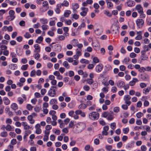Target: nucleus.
Here are the masks:
<instances>
[{"mask_svg":"<svg viewBox=\"0 0 151 151\" xmlns=\"http://www.w3.org/2000/svg\"><path fill=\"white\" fill-rule=\"evenodd\" d=\"M86 127V124L85 123L80 122L75 125L73 129V131L75 133H78L83 131Z\"/></svg>","mask_w":151,"mask_h":151,"instance_id":"f257e3e1","label":"nucleus"},{"mask_svg":"<svg viewBox=\"0 0 151 151\" xmlns=\"http://www.w3.org/2000/svg\"><path fill=\"white\" fill-rule=\"evenodd\" d=\"M99 117V114L96 111H93L89 113V118L92 120H96L98 119Z\"/></svg>","mask_w":151,"mask_h":151,"instance_id":"f03ea898","label":"nucleus"},{"mask_svg":"<svg viewBox=\"0 0 151 151\" xmlns=\"http://www.w3.org/2000/svg\"><path fill=\"white\" fill-rule=\"evenodd\" d=\"M49 9V4L47 1H44L42 3V6L40 8V11L41 12H43L46 11Z\"/></svg>","mask_w":151,"mask_h":151,"instance_id":"7ed1b4c3","label":"nucleus"},{"mask_svg":"<svg viewBox=\"0 0 151 151\" xmlns=\"http://www.w3.org/2000/svg\"><path fill=\"white\" fill-rule=\"evenodd\" d=\"M57 89L56 86H52L48 91V95L52 97L55 96L56 95Z\"/></svg>","mask_w":151,"mask_h":151,"instance_id":"20e7f679","label":"nucleus"},{"mask_svg":"<svg viewBox=\"0 0 151 151\" xmlns=\"http://www.w3.org/2000/svg\"><path fill=\"white\" fill-rule=\"evenodd\" d=\"M119 27L115 25H113L111 28V30L113 34H118L119 32Z\"/></svg>","mask_w":151,"mask_h":151,"instance_id":"39448f33","label":"nucleus"},{"mask_svg":"<svg viewBox=\"0 0 151 151\" xmlns=\"http://www.w3.org/2000/svg\"><path fill=\"white\" fill-rule=\"evenodd\" d=\"M136 23L137 27L139 28H141L142 27L144 24V20L140 19H137Z\"/></svg>","mask_w":151,"mask_h":151,"instance_id":"423d86ee","label":"nucleus"},{"mask_svg":"<svg viewBox=\"0 0 151 151\" xmlns=\"http://www.w3.org/2000/svg\"><path fill=\"white\" fill-rule=\"evenodd\" d=\"M131 98V96L128 95H126L124 97V100L125 101V104L128 106L130 105L131 103L130 101Z\"/></svg>","mask_w":151,"mask_h":151,"instance_id":"0eeeda50","label":"nucleus"},{"mask_svg":"<svg viewBox=\"0 0 151 151\" xmlns=\"http://www.w3.org/2000/svg\"><path fill=\"white\" fill-rule=\"evenodd\" d=\"M49 79L51 81V83L53 86H55L56 85L57 81L55 79V77L53 75H50L48 77Z\"/></svg>","mask_w":151,"mask_h":151,"instance_id":"6e6552de","label":"nucleus"},{"mask_svg":"<svg viewBox=\"0 0 151 151\" xmlns=\"http://www.w3.org/2000/svg\"><path fill=\"white\" fill-rule=\"evenodd\" d=\"M82 12L80 13V15L82 17L85 16L88 12V8L82 7L81 8Z\"/></svg>","mask_w":151,"mask_h":151,"instance_id":"1a4fd4ad","label":"nucleus"},{"mask_svg":"<svg viewBox=\"0 0 151 151\" xmlns=\"http://www.w3.org/2000/svg\"><path fill=\"white\" fill-rule=\"evenodd\" d=\"M35 133L37 134H40L42 132V130L40 129V125L39 124H37L35 126Z\"/></svg>","mask_w":151,"mask_h":151,"instance_id":"9d476101","label":"nucleus"},{"mask_svg":"<svg viewBox=\"0 0 151 151\" xmlns=\"http://www.w3.org/2000/svg\"><path fill=\"white\" fill-rule=\"evenodd\" d=\"M135 9L139 13H141L143 11V7L140 4L137 5L135 6Z\"/></svg>","mask_w":151,"mask_h":151,"instance_id":"9b49d317","label":"nucleus"},{"mask_svg":"<svg viewBox=\"0 0 151 151\" xmlns=\"http://www.w3.org/2000/svg\"><path fill=\"white\" fill-rule=\"evenodd\" d=\"M116 85L118 87L122 88L125 86V83L123 81L120 80L118 81Z\"/></svg>","mask_w":151,"mask_h":151,"instance_id":"f8f14e48","label":"nucleus"},{"mask_svg":"<svg viewBox=\"0 0 151 151\" xmlns=\"http://www.w3.org/2000/svg\"><path fill=\"white\" fill-rule=\"evenodd\" d=\"M109 129V127L108 126H106L104 127L103 130L102 132V134L103 135H107L108 133L107 131Z\"/></svg>","mask_w":151,"mask_h":151,"instance_id":"ddd939ff","label":"nucleus"},{"mask_svg":"<svg viewBox=\"0 0 151 151\" xmlns=\"http://www.w3.org/2000/svg\"><path fill=\"white\" fill-rule=\"evenodd\" d=\"M138 81V79L137 78H133V80L131 81L129 83V85L131 86H134L136 83Z\"/></svg>","mask_w":151,"mask_h":151,"instance_id":"4468645a","label":"nucleus"},{"mask_svg":"<svg viewBox=\"0 0 151 151\" xmlns=\"http://www.w3.org/2000/svg\"><path fill=\"white\" fill-rule=\"evenodd\" d=\"M103 66L101 64H99L97 65L96 67V70L97 72H100L102 69Z\"/></svg>","mask_w":151,"mask_h":151,"instance_id":"2eb2a0df","label":"nucleus"},{"mask_svg":"<svg viewBox=\"0 0 151 151\" xmlns=\"http://www.w3.org/2000/svg\"><path fill=\"white\" fill-rule=\"evenodd\" d=\"M72 9L73 11H76L79 7V5L76 3H73L72 4Z\"/></svg>","mask_w":151,"mask_h":151,"instance_id":"dca6fc26","label":"nucleus"},{"mask_svg":"<svg viewBox=\"0 0 151 151\" xmlns=\"http://www.w3.org/2000/svg\"><path fill=\"white\" fill-rule=\"evenodd\" d=\"M106 3L107 5V7L108 9H112L114 7L113 4L111 2L108 0L106 1Z\"/></svg>","mask_w":151,"mask_h":151,"instance_id":"f3484780","label":"nucleus"},{"mask_svg":"<svg viewBox=\"0 0 151 151\" xmlns=\"http://www.w3.org/2000/svg\"><path fill=\"white\" fill-rule=\"evenodd\" d=\"M34 47L35 49V52L39 53L40 51V47L38 44H35Z\"/></svg>","mask_w":151,"mask_h":151,"instance_id":"a211bd4d","label":"nucleus"},{"mask_svg":"<svg viewBox=\"0 0 151 151\" xmlns=\"http://www.w3.org/2000/svg\"><path fill=\"white\" fill-rule=\"evenodd\" d=\"M141 58L142 60H145L147 58V57L145 55V51H141Z\"/></svg>","mask_w":151,"mask_h":151,"instance_id":"6ab92c4d","label":"nucleus"},{"mask_svg":"<svg viewBox=\"0 0 151 151\" xmlns=\"http://www.w3.org/2000/svg\"><path fill=\"white\" fill-rule=\"evenodd\" d=\"M11 108L13 110L15 111L18 109V106L17 104L16 103H13L11 106Z\"/></svg>","mask_w":151,"mask_h":151,"instance_id":"aec40b11","label":"nucleus"},{"mask_svg":"<svg viewBox=\"0 0 151 151\" xmlns=\"http://www.w3.org/2000/svg\"><path fill=\"white\" fill-rule=\"evenodd\" d=\"M27 119L30 124H33L35 123V120L33 119V117L31 115H29L28 116Z\"/></svg>","mask_w":151,"mask_h":151,"instance_id":"412c9836","label":"nucleus"},{"mask_svg":"<svg viewBox=\"0 0 151 151\" xmlns=\"http://www.w3.org/2000/svg\"><path fill=\"white\" fill-rule=\"evenodd\" d=\"M127 6L129 7H132L134 6L135 4V3L133 1H129L126 2Z\"/></svg>","mask_w":151,"mask_h":151,"instance_id":"4be33fe9","label":"nucleus"},{"mask_svg":"<svg viewBox=\"0 0 151 151\" xmlns=\"http://www.w3.org/2000/svg\"><path fill=\"white\" fill-rule=\"evenodd\" d=\"M61 7V6L60 4H58L57 5L56 8L55 9V11L57 14H59L60 13L61 11L60 9Z\"/></svg>","mask_w":151,"mask_h":151,"instance_id":"5701e85b","label":"nucleus"},{"mask_svg":"<svg viewBox=\"0 0 151 151\" xmlns=\"http://www.w3.org/2000/svg\"><path fill=\"white\" fill-rule=\"evenodd\" d=\"M3 101L4 104L6 105H8L10 103V101L6 97L3 98Z\"/></svg>","mask_w":151,"mask_h":151,"instance_id":"b1692460","label":"nucleus"},{"mask_svg":"<svg viewBox=\"0 0 151 151\" xmlns=\"http://www.w3.org/2000/svg\"><path fill=\"white\" fill-rule=\"evenodd\" d=\"M40 22L43 25L46 24L48 23V21L47 19L42 18L40 20Z\"/></svg>","mask_w":151,"mask_h":151,"instance_id":"393cba45","label":"nucleus"},{"mask_svg":"<svg viewBox=\"0 0 151 151\" xmlns=\"http://www.w3.org/2000/svg\"><path fill=\"white\" fill-rule=\"evenodd\" d=\"M71 12L70 10H66L64 14V16L65 17H68L71 14Z\"/></svg>","mask_w":151,"mask_h":151,"instance_id":"a878e982","label":"nucleus"},{"mask_svg":"<svg viewBox=\"0 0 151 151\" xmlns=\"http://www.w3.org/2000/svg\"><path fill=\"white\" fill-rule=\"evenodd\" d=\"M6 130L9 131H14V128L9 124H7L5 127Z\"/></svg>","mask_w":151,"mask_h":151,"instance_id":"bb28decb","label":"nucleus"},{"mask_svg":"<svg viewBox=\"0 0 151 151\" xmlns=\"http://www.w3.org/2000/svg\"><path fill=\"white\" fill-rule=\"evenodd\" d=\"M43 38L41 36H40L38 37L37 39L36 40V42L38 44L41 43L43 41Z\"/></svg>","mask_w":151,"mask_h":151,"instance_id":"cd10ccee","label":"nucleus"},{"mask_svg":"<svg viewBox=\"0 0 151 151\" xmlns=\"http://www.w3.org/2000/svg\"><path fill=\"white\" fill-rule=\"evenodd\" d=\"M94 32L97 35L99 36L102 33V31L99 29H98L94 31Z\"/></svg>","mask_w":151,"mask_h":151,"instance_id":"c85d7f7f","label":"nucleus"},{"mask_svg":"<svg viewBox=\"0 0 151 151\" xmlns=\"http://www.w3.org/2000/svg\"><path fill=\"white\" fill-rule=\"evenodd\" d=\"M63 65L67 69L70 68V66L67 61H64L63 63Z\"/></svg>","mask_w":151,"mask_h":151,"instance_id":"c756f323","label":"nucleus"},{"mask_svg":"<svg viewBox=\"0 0 151 151\" xmlns=\"http://www.w3.org/2000/svg\"><path fill=\"white\" fill-rule=\"evenodd\" d=\"M60 5H61V6H64L67 7L69 5V3L68 1L65 0H64L63 1V2Z\"/></svg>","mask_w":151,"mask_h":151,"instance_id":"7c9ffc66","label":"nucleus"},{"mask_svg":"<svg viewBox=\"0 0 151 151\" xmlns=\"http://www.w3.org/2000/svg\"><path fill=\"white\" fill-rule=\"evenodd\" d=\"M58 123L60 124V127L61 128H62L64 127V123H63V121L61 119L58 120Z\"/></svg>","mask_w":151,"mask_h":151,"instance_id":"2f4dec72","label":"nucleus"},{"mask_svg":"<svg viewBox=\"0 0 151 151\" xmlns=\"http://www.w3.org/2000/svg\"><path fill=\"white\" fill-rule=\"evenodd\" d=\"M150 90V88L149 87H148L146 88L143 89V92L145 94H147V93H149Z\"/></svg>","mask_w":151,"mask_h":151,"instance_id":"473e14b6","label":"nucleus"},{"mask_svg":"<svg viewBox=\"0 0 151 151\" xmlns=\"http://www.w3.org/2000/svg\"><path fill=\"white\" fill-rule=\"evenodd\" d=\"M104 14L109 17H111L112 14L108 10H105L104 11Z\"/></svg>","mask_w":151,"mask_h":151,"instance_id":"72a5a7b5","label":"nucleus"},{"mask_svg":"<svg viewBox=\"0 0 151 151\" xmlns=\"http://www.w3.org/2000/svg\"><path fill=\"white\" fill-rule=\"evenodd\" d=\"M17 101L19 104H22L23 103L24 100L21 97H19L17 98Z\"/></svg>","mask_w":151,"mask_h":151,"instance_id":"f704fd0d","label":"nucleus"},{"mask_svg":"<svg viewBox=\"0 0 151 151\" xmlns=\"http://www.w3.org/2000/svg\"><path fill=\"white\" fill-rule=\"evenodd\" d=\"M8 135L7 132L5 131H3L0 133V136L2 137H6Z\"/></svg>","mask_w":151,"mask_h":151,"instance_id":"c9c22d12","label":"nucleus"},{"mask_svg":"<svg viewBox=\"0 0 151 151\" xmlns=\"http://www.w3.org/2000/svg\"><path fill=\"white\" fill-rule=\"evenodd\" d=\"M123 4H120L119 5H117L116 7L117 10L118 11H120L122 9Z\"/></svg>","mask_w":151,"mask_h":151,"instance_id":"e433bc0d","label":"nucleus"},{"mask_svg":"<svg viewBox=\"0 0 151 151\" xmlns=\"http://www.w3.org/2000/svg\"><path fill=\"white\" fill-rule=\"evenodd\" d=\"M86 107V106L85 104H81L78 106V108L80 109H84Z\"/></svg>","mask_w":151,"mask_h":151,"instance_id":"4c0bfd02","label":"nucleus"},{"mask_svg":"<svg viewBox=\"0 0 151 151\" xmlns=\"http://www.w3.org/2000/svg\"><path fill=\"white\" fill-rule=\"evenodd\" d=\"M15 18V17L13 16L9 15L6 17V19L8 20L9 21H11L13 20Z\"/></svg>","mask_w":151,"mask_h":151,"instance_id":"58836bf2","label":"nucleus"},{"mask_svg":"<svg viewBox=\"0 0 151 151\" xmlns=\"http://www.w3.org/2000/svg\"><path fill=\"white\" fill-rule=\"evenodd\" d=\"M0 48L1 50H7V47L6 46L2 45V43H0Z\"/></svg>","mask_w":151,"mask_h":151,"instance_id":"ea45409f","label":"nucleus"},{"mask_svg":"<svg viewBox=\"0 0 151 151\" xmlns=\"http://www.w3.org/2000/svg\"><path fill=\"white\" fill-rule=\"evenodd\" d=\"M58 38L59 40H65V37L63 35H60L58 36Z\"/></svg>","mask_w":151,"mask_h":151,"instance_id":"a19ab883","label":"nucleus"},{"mask_svg":"<svg viewBox=\"0 0 151 151\" xmlns=\"http://www.w3.org/2000/svg\"><path fill=\"white\" fill-rule=\"evenodd\" d=\"M114 118V115L112 114H109L108 117L107 119L109 120H112Z\"/></svg>","mask_w":151,"mask_h":151,"instance_id":"79ce46f5","label":"nucleus"},{"mask_svg":"<svg viewBox=\"0 0 151 151\" xmlns=\"http://www.w3.org/2000/svg\"><path fill=\"white\" fill-rule=\"evenodd\" d=\"M130 58L128 57H126L123 60V63L125 64H127L130 61Z\"/></svg>","mask_w":151,"mask_h":151,"instance_id":"37998d69","label":"nucleus"},{"mask_svg":"<svg viewBox=\"0 0 151 151\" xmlns=\"http://www.w3.org/2000/svg\"><path fill=\"white\" fill-rule=\"evenodd\" d=\"M80 62L82 63H85V64H88L89 63V61L88 60L84 59H82L80 60Z\"/></svg>","mask_w":151,"mask_h":151,"instance_id":"c03bdc74","label":"nucleus"},{"mask_svg":"<svg viewBox=\"0 0 151 151\" xmlns=\"http://www.w3.org/2000/svg\"><path fill=\"white\" fill-rule=\"evenodd\" d=\"M9 15L11 16H13L15 17V16L14 15L15 14V12L13 10H10L9 11Z\"/></svg>","mask_w":151,"mask_h":151,"instance_id":"a18cd8bd","label":"nucleus"},{"mask_svg":"<svg viewBox=\"0 0 151 151\" xmlns=\"http://www.w3.org/2000/svg\"><path fill=\"white\" fill-rule=\"evenodd\" d=\"M24 37L26 38H29L31 37V35L28 32H26L24 35Z\"/></svg>","mask_w":151,"mask_h":151,"instance_id":"49530a36","label":"nucleus"},{"mask_svg":"<svg viewBox=\"0 0 151 151\" xmlns=\"http://www.w3.org/2000/svg\"><path fill=\"white\" fill-rule=\"evenodd\" d=\"M110 127L111 129L113 130L114 129L116 128V124L115 122H113L111 123Z\"/></svg>","mask_w":151,"mask_h":151,"instance_id":"de8ad7c7","label":"nucleus"},{"mask_svg":"<svg viewBox=\"0 0 151 151\" xmlns=\"http://www.w3.org/2000/svg\"><path fill=\"white\" fill-rule=\"evenodd\" d=\"M6 31H8L9 32H11L13 30V28L12 26H9L7 27L6 26Z\"/></svg>","mask_w":151,"mask_h":151,"instance_id":"09e8293b","label":"nucleus"},{"mask_svg":"<svg viewBox=\"0 0 151 151\" xmlns=\"http://www.w3.org/2000/svg\"><path fill=\"white\" fill-rule=\"evenodd\" d=\"M129 131V127H127L124 128L123 129V133L125 134H127Z\"/></svg>","mask_w":151,"mask_h":151,"instance_id":"8fccbe9b","label":"nucleus"},{"mask_svg":"<svg viewBox=\"0 0 151 151\" xmlns=\"http://www.w3.org/2000/svg\"><path fill=\"white\" fill-rule=\"evenodd\" d=\"M81 49H76V54L78 55L79 56H80L81 55Z\"/></svg>","mask_w":151,"mask_h":151,"instance_id":"3c124183","label":"nucleus"},{"mask_svg":"<svg viewBox=\"0 0 151 151\" xmlns=\"http://www.w3.org/2000/svg\"><path fill=\"white\" fill-rule=\"evenodd\" d=\"M144 114L142 113L141 112H139L137 114L136 116L137 118H139L142 116Z\"/></svg>","mask_w":151,"mask_h":151,"instance_id":"603ef678","label":"nucleus"},{"mask_svg":"<svg viewBox=\"0 0 151 151\" xmlns=\"http://www.w3.org/2000/svg\"><path fill=\"white\" fill-rule=\"evenodd\" d=\"M108 87H104L102 89V90L104 93H106L108 92Z\"/></svg>","mask_w":151,"mask_h":151,"instance_id":"864d4df0","label":"nucleus"},{"mask_svg":"<svg viewBox=\"0 0 151 151\" xmlns=\"http://www.w3.org/2000/svg\"><path fill=\"white\" fill-rule=\"evenodd\" d=\"M109 114V113L108 112L105 111L102 114V116L106 118L108 116Z\"/></svg>","mask_w":151,"mask_h":151,"instance_id":"5fc2aeb1","label":"nucleus"},{"mask_svg":"<svg viewBox=\"0 0 151 151\" xmlns=\"http://www.w3.org/2000/svg\"><path fill=\"white\" fill-rule=\"evenodd\" d=\"M27 109L29 111H31L32 109L33 106L30 104H28L26 106Z\"/></svg>","mask_w":151,"mask_h":151,"instance_id":"6e6d98bb","label":"nucleus"},{"mask_svg":"<svg viewBox=\"0 0 151 151\" xmlns=\"http://www.w3.org/2000/svg\"><path fill=\"white\" fill-rule=\"evenodd\" d=\"M86 81H87V83L90 85L92 84L93 82L92 79L90 78L87 79Z\"/></svg>","mask_w":151,"mask_h":151,"instance_id":"4d7b16f0","label":"nucleus"},{"mask_svg":"<svg viewBox=\"0 0 151 151\" xmlns=\"http://www.w3.org/2000/svg\"><path fill=\"white\" fill-rule=\"evenodd\" d=\"M117 91V88L116 86H113L111 88V91L113 93H116Z\"/></svg>","mask_w":151,"mask_h":151,"instance_id":"13d9d810","label":"nucleus"},{"mask_svg":"<svg viewBox=\"0 0 151 151\" xmlns=\"http://www.w3.org/2000/svg\"><path fill=\"white\" fill-rule=\"evenodd\" d=\"M93 61L95 63H97L99 62V60L97 57H95L93 58Z\"/></svg>","mask_w":151,"mask_h":151,"instance_id":"bf43d9fd","label":"nucleus"},{"mask_svg":"<svg viewBox=\"0 0 151 151\" xmlns=\"http://www.w3.org/2000/svg\"><path fill=\"white\" fill-rule=\"evenodd\" d=\"M42 29L44 30H46L48 29V26L47 25H43L41 26Z\"/></svg>","mask_w":151,"mask_h":151,"instance_id":"052dcab7","label":"nucleus"},{"mask_svg":"<svg viewBox=\"0 0 151 151\" xmlns=\"http://www.w3.org/2000/svg\"><path fill=\"white\" fill-rule=\"evenodd\" d=\"M28 66L27 64L23 65L21 67V69L22 70H26L27 69Z\"/></svg>","mask_w":151,"mask_h":151,"instance_id":"680f3d73","label":"nucleus"},{"mask_svg":"<svg viewBox=\"0 0 151 151\" xmlns=\"http://www.w3.org/2000/svg\"><path fill=\"white\" fill-rule=\"evenodd\" d=\"M79 15L75 13L72 15V17L75 19H77L79 18Z\"/></svg>","mask_w":151,"mask_h":151,"instance_id":"e2e57ef3","label":"nucleus"},{"mask_svg":"<svg viewBox=\"0 0 151 151\" xmlns=\"http://www.w3.org/2000/svg\"><path fill=\"white\" fill-rule=\"evenodd\" d=\"M146 67L145 68L143 67H142L141 68L140 67V69L138 70V71L141 73L142 72H144L145 71H146Z\"/></svg>","mask_w":151,"mask_h":151,"instance_id":"0e129e2a","label":"nucleus"},{"mask_svg":"<svg viewBox=\"0 0 151 151\" xmlns=\"http://www.w3.org/2000/svg\"><path fill=\"white\" fill-rule=\"evenodd\" d=\"M53 13L54 12L53 11L51 10H49L47 12L48 15L50 16H52L53 15Z\"/></svg>","mask_w":151,"mask_h":151,"instance_id":"69168bd1","label":"nucleus"},{"mask_svg":"<svg viewBox=\"0 0 151 151\" xmlns=\"http://www.w3.org/2000/svg\"><path fill=\"white\" fill-rule=\"evenodd\" d=\"M112 147L111 145H107L105 146L106 149L110 151L112 149Z\"/></svg>","mask_w":151,"mask_h":151,"instance_id":"338daca9","label":"nucleus"},{"mask_svg":"<svg viewBox=\"0 0 151 151\" xmlns=\"http://www.w3.org/2000/svg\"><path fill=\"white\" fill-rule=\"evenodd\" d=\"M142 38V36L141 34H139L136 37L135 39L137 40H140Z\"/></svg>","mask_w":151,"mask_h":151,"instance_id":"774afa93","label":"nucleus"}]
</instances>
